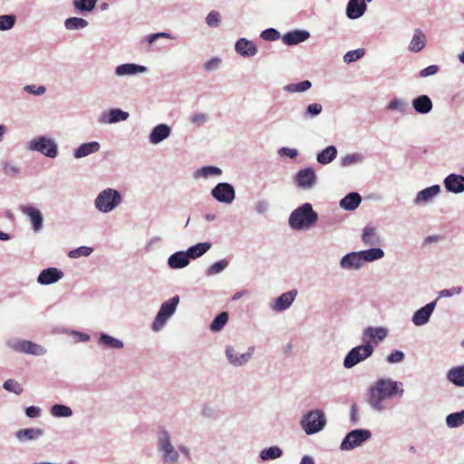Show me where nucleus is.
Wrapping results in <instances>:
<instances>
[{
	"instance_id": "obj_6",
	"label": "nucleus",
	"mask_w": 464,
	"mask_h": 464,
	"mask_svg": "<svg viewBox=\"0 0 464 464\" xmlns=\"http://www.w3.org/2000/svg\"><path fill=\"white\" fill-rule=\"evenodd\" d=\"M179 304V296L174 295L169 300L163 302L158 311L154 321L151 324V329L154 332H160L166 325L167 322L175 314Z\"/></svg>"
},
{
	"instance_id": "obj_28",
	"label": "nucleus",
	"mask_w": 464,
	"mask_h": 464,
	"mask_svg": "<svg viewBox=\"0 0 464 464\" xmlns=\"http://www.w3.org/2000/svg\"><path fill=\"white\" fill-rule=\"evenodd\" d=\"M427 44L426 35L420 29H415L413 35L410 41L408 49L412 53H419L424 49Z\"/></svg>"
},
{
	"instance_id": "obj_37",
	"label": "nucleus",
	"mask_w": 464,
	"mask_h": 464,
	"mask_svg": "<svg viewBox=\"0 0 464 464\" xmlns=\"http://www.w3.org/2000/svg\"><path fill=\"white\" fill-rule=\"evenodd\" d=\"M337 156V150L335 146L331 145L326 147L316 156V160L320 164L326 165L331 163Z\"/></svg>"
},
{
	"instance_id": "obj_1",
	"label": "nucleus",
	"mask_w": 464,
	"mask_h": 464,
	"mask_svg": "<svg viewBox=\"0 0 464 464\" xmlns=\"http://www.w3.org/2000/svg\"><path fill=\"white\" fill-rule=\"evenodd\" d=\"M404 394L403 383L391 378H379L370 385L367 392V404L376 413L387 410L386 401Z\"/></svg>"
},
{
	"instance_id": "obj_16",
	"label": "nucleus",
	"mask_w": 464,
	"mask_h": 464,
	"mask_svg": "<svg viewBox=\"0 0 464 464\" xmlns=\"http://www.w3.org/2000/svg\"><path fill=\"white\" fill-rule=\"evenodd\" d=\"M296 290H291L283 293L273 303L269 304V307L273 312L280 313L289 308L295 299Z\"/></svg>"
},
{
	"instance_id": "obj_24",
	"label": "nucleus",
	"mask_w": 464,
	"mask_h": 464,
	"mask_svg": "<svg viewBox=\"0 0 464 464\" xmlns=\"http://www.w3.org/2000/svg\"><path fill=\"white\" fill-rule=\"evenodd\" d=\"M440 185H432L424 189L419 191L413 200L416 206L427 204L431 201V199L437 197L440 193Z\"/></svg>"
},
{
	"instance_id": "obj_55",
	"label": "nucleus",
	"mask_w": 464,
	"mask_h": 464,
	"mask_svg": "<svg viewBox=\"0 0 464 464\" xmlns=\"http://www.w3.org/2000/svg\"><path fill=\"white\" fill-rule=\"evenodd\" d=\"M221 16L218 11L212 10L206 16V24L209 27H218L220 24Z\"/></svg>"
},
{
	"instance_id": "obj_49",
	"label": "nucleus",
	"mask_w": 464,
	"mask_h": 464,
	"mask_svg": "<svg viewBox=\"0 0 464 464\" xmlns=\"http://www.w3.org/2000/svg\"><path fill=\"white\" fill-rule=\"evenodd\" d=\"M16 22L14 14H2L0 15V31H8L12 29Z\"/></svg>"
},
{
	"instance_id": "obj_45",
	"label": "nucleus",
	"mask_w": 464,
	"mask_h": 464,
	"mask_svg": "<svg viewBox=\"0 0 464 464\" xmlns=\"http://www.w3.org/2000/svg\"><path fill=\"white\" fill-rule=\"evenodd\" d=\"M1 167L3 172L9 177L14 178L21 173V167L13 161L2 160Z\"/></svg>"
},
{
	"instance_id": "obj_8",
	"label": "nucleus",
	"mask_w": 464,
	"mask_h": 464,
	"mask_svg": "<svg viewBox=\"0 0 464 464\" xmlns=\"http://www.w3.org/2000/svg\"><path fill=\"white\" fill-rule=\"evenodd\" d=\"M373 346L370 342L352 348L343 359V365L345 369H352L362 362L370 358L373 353Z\"/></svg>"
},
{
	"instance_id": "obj_15",
	"label": "nucleus",
	"mask_w": 464,
	"mask_h": 464,
	"mask_svg": "<svg viewBox=\"0 0 464 464\" xmlns=\"http://www.w3.org/2000/svg\"><path fill=\"white\" fill-rule=\"evenodd\" d=\"M20 210L24 215L29 218L33 230L35 233L43 229L44 217L38 208L31 205H24L21 206Z\"/></svg>"
},
{
	"instance_id": "obj_59",
	"label": "nucleus",
	"mask_w": 464,
	"mask_h": 464,
	"mask_svg": "<svg viewBox=\"0 0 464 464\" xmlns=\"http://www.w3.org/2000/svg\"><path fill=\"white\" fill-rule=\"evenodd\" d=\"M462 292L461 286H454L451 288H447L440 291L439 297L440 298H449L456 295H459Z\"/></svg>"
},
{
	"instance_id": "obj_18",
	"label": "nucleus",
	"mask_w": 464,
	"mask_h": 464,
	"mask_svg": "<svg viewBox=\"0 0 464 464\" xmlns=\"http://www.w3.org/2000/svg\"><path fill=\"white\" fill-rule=\"evenodd\" d=\"M443 185L447 191L460 194L464 192V176L451 173L444 179Z\"/></svg>"
},
{
	"instance_id": "obj_10",
	"label": "nucleus",
	"mask_w": 464,
	"mask_h": 464,
	"mask_svg": "<svg viewBox=\"0 0 464 464\" xmlns=\"http://www.w3.org/2000/svg\"><path fill=\"white\" fill-rule=\"evenodd\" d=\"M6 344L12 350L25 354L41 356L47 353V350L44 346L27 340H8Z\"/></svg>"
},
{
	"instance_id": "obj_14",
	"label": "nucleus",
	"mask_w": 464,
	"mask_h": 464,
	"mask_svg": "<svg viewBox=\"0 0 464 464\" xmlns=\"http://www.w3.org/2000/svg\"><path fill=\"white\" fill-rule=\"evenodd\" d=\"M437 300L432 301L418 309L411 317V322L415 326H423L430 322V319L436 308Z\"/></svg>"
},
{
	"instance_id": "obj_63",
	"label": "nucleus",
	"mask_w": 464,
	"mask_h": 464,
	"mask_svg": "<svg viewBox=\"0 0 464 464\" xmlns=\"http://www.w3.org/2000/svg\"><path fill=\"white\" fill-rule=\"evenodd\" d=\"M438 72H439V66L432 64V65H430V66L422 69L420 72V76L421 78H427V77L433 76V75L437 74Z\"/></svg>"
},
{
	"instance_id": "obj_2",
	"label": "nucleus",
	"mask_w": 464,
	"mask_h": 464,
	"mask_svg": "<svg viewBox=\"0 0 464 464\" xmlns=\"http://www.w3.org/2000/svg\"><path fill=\"white\" fill-rule=\"evenodd\" d=\"M319 219L316 211L311 203H304L295 208L289 215L288 226L295 231L309 230L314 227Z\"/></svg>"
},
{
	"instance_id": "obj_41",
	"label": "nucleus",
	"mask_w": 464,
	"mask_h": 464,
	"mask_svg": "<svg viewBox=\"0 0 464 464\" xmlns=\"http://www.w3.org/2000/svg\"><path fill=\"white\" fill-rule=\"evenodd\" d=\"M283 450L278 446H271L260 451L259 457L263 461L273 460L281 458Z\"/></svg>"
},
{
	"instance_id": "obj_23",
	"label": "nucleus",
	"mask_w": 464,
	"mask_h": 464,
	"mask_svg": "<svg viewBox=\"0 0 464 464\" xmlns=\"http://www.w3.org/2000/svg\"><path fill=\"white\" fill-rule=\"evenodd\" d=\"M170 133L171 128L165 123H160L152 128L149 135V140L151 144H160L168 139L170 136Z\"/></svg>"
},
{
	"instance_id": "obj_4",
	"label": "nucleus",
	"mask_w": 464,
	"mask_h": 464,
	"mask_svg": "<svg viewBox=\"0 0 464 464\" xmlns=\"http://www.w3.org/2000/svg\"><path fill=\"white\" fill-rule=\"evenodd\" d=\"M122 202L121 194L115 188H107L102 190L94 199V207L101 213H110Z\"/></svg>"
},
{
	"instance_id": "obj_29",
	"label": "nucleus",
	"mask_w": 464,
	"mask_h": 464,
	"mask_svg": "<svg viewBox=\"0 0 464 464\" xmlns=\"http://www.w3.org/2000/svg\"><path fill=\"white\" fill-rule=\"evenodd\" d=\"M100 149L101 145L98 141L82 143L76 150H74L73 156L75 159L84 158L99 151Z\"/></svg>"
},
{
	"instance_id": "obj_58",
	"label": "nucleus",
	"mask_w": 464,
	"mask_h": 464,
	"mask_svg": "<svg viewBox=\"0 0 464 464\" xmlns=\"http://www.w3.org/2000/svg\"><path fill=\"white\" fill-rule=\"evenodd\" d=\"M24 92H26L29 94L35 95V96H41L45 93L46 88L43 85L36 86L34 84L25 85L24 87Z\"/></svg>"
},
{
	"instance_id": "obj_64",
	"label": "nucleus",
	"mask_w": 464,
	"mask_h": 464,
	"mask_svg": "<svg viewBox=\"0 0 464 464\" xmlns=\"http://www.w3.org/2000/svg\"><path fill=\"white\" fill-rule=\"evenodd\" d=\"M350 420H351L352 423L354 425L358 424V422L360 420L358 406L355 403L351 405Z\"/></svg>"
},
{
	"instance_id": "obj_3",
	"label": "nucleus",
	"mask_w": 464,
	"mask_h": 464,
	"mask_svg": "<svg viewBox=\"0 0 464 464\" xmlns=\"http://www.w3.org/2000/svg\"><path fill=\"white\" fill-rule=\"evenodd\" d=\"M157 450L161 454L162 464H178L179 451L173 446L170 433L164 426H160L158 430Z\"/></svg>"
},
{
	"instance_id": "obj_53",
	"label": "nucleus",
	"mask_w": 464,
	"mask_h": 464,
	"mask_svg": "<svg viewBox=\"0 0 464 464\" xmlns=\"http://www.w3.org/2000/svg\"><path fill=\"white\" fill-rule=\"evenodd\" d=\"M3 388L5 391L14 392L17 395H20L23 392L22 386L16 381L13 380V379L6 380L3 384Z\"/></svg>"
},
{
	"instance_id": "obj_44",
	"label": "nucleus",
	"mask_w": 464,
	"mask_h": 464,
	"mask_svg": "<svg viewBox=\"0 0 464 464\" xmlns=\"http://www.w3.org/2000/svg\"><path fill=\"white\" fill-rule=\"evenodd\" d=\"M228 321V314L227 312L219 313L209 325V329L213 333L221 331Z\"/></svg>"
},
{
	"instance_id": "obj_39",
	"label": "nucleus",
	"mask_w": 464,
	"mask_h": 464,
	"mask_svg": "<svg viewBox=\"0 0 464 464\" xmlns=\"http://www.w3.org/2000/svg\"><path fill=\"white\" fill-rule=\"evenodd\" d=\"M363 264L366 262H374L380 260L384 256V251L379 247H371L369 249L361 250Z\"/></svg>"
},
{
	"instance_id": "obj_35",
	"label": "nucleus",
	"mask_w": 464,
	"mask_h": 464,
	"mask_svg": "<svg viewBox=\"0 0 464 464\" xmlns=\"http://www.w3.org/2000/svg\"><path fill=\"white\" fill-rule=\"evenodd\" d=\"M44 435V430L43 429H34V428H29V429H23L19 430L15 433V437L18 440H34L41 436Z\"/></svg>"
},
{
	"instance_id": "obj_54",
	"label": "nucleus",
	"mask_w": 464,
	"mask_h": 464,
	"mask_svg": "<svg viewBox=\"0 0 464 464\" xmlns=\"http://www.w3.org/2000/svg\"><path fill=\"white\" fill-rule=\"evenodd\" d=\"M364 54V49H356L353 51L347 52L343 55V62L346 63H351L353 62L358 61L360 58H362Z\"/></svg>"
},
{
	"instance_id": "obj_51",
	"label": "nucleus",
	"mask_w": 464,
	"mask_h": 464,
	"mask_svg": "<svg viewBox=\"0 0 464 464\" xmlns=\"http://www.w3.org/2000/svg\"><path fill=\"white\" fill-rule=\"evenodd\" d=\"M98 0H74L73 5L82 12H90L93 10Z\"/></svg>"
},
{
	"instance_id": "obj_36",
	"label": "nucleus",
	"mask_w": 464,
	"mask_h": 464,
	"mask_svg": "<svg viewBox=\"0 0 464 464\" xmlns=\"http://www.w3.org/2000/svg\"><path fill=\"white\" fill-rule=\"evenodd\" d=\"M388 334V330L384 327L369 326L363 331V338H370L374 341L382 342Z\"/></svg>"
},
{
	"instance_id": "obj_30",
	"label": "nucleus",
	"mask_w": 464,
	"mask_h": 464,
	"mask_svg": "<svg viewBox=\"0 0 464 464\" xmlns=\"http://www.w3.org/2000/svg\"><path fill=\"white\" fill-rule=\"evenodd\" d=\"M361 202L362 198L360 194L357 192H351L341 199L340 207L344 210L353 211L357 208Z\"/></svg>"
},
{
	"instance_id": "obj_43",
	"label": "nucleus",
	"mask_w": 464,
	"mask_h": 464,
	"mask_svg": "<svg viewBox=\"0 0 464 464\" xmlns=\"http://www.w3.org/2000/svg\"><path fill=\"white\" fill-rule=\"evenodd\" d=\"M88 24V21L81 17H69L64 21L65 28L70 31L84 29Z\"/></svg>"
},
{
	"instance_id": "obj_12",
	"label": "nucleus",
	"mask_w": 464,
	"mask_h": 464,
	"mask_svg": "<svg viewBox=\"0 0 464 464\" xmlns=\"http://www.w3.org/2000/svg\"><path fill=\"white\" fill-rule=\"evenodd\" d=\"M255 351L254 346L248 347L247 351L243 353H237L234 347L227 345L225 349L226 357L228 362L234 367H240L246 364L252 358Z\"/></svg>"
},
{
	"instance_id": "obj_38",
	"label": "nucleus",
	"mask_w": 464,
	"mask_h": 464,
	"mask_svg": "<svg viewBox=\"0 0 464 464\" xmlns=\"http://www.w3.org/2000/svg\"><path fill=\"white\" fill-rule=\"evenodd\" d=\"M222 174V169L218 167H216V166H204L198 169H197L194 174H193V177L195 179H208L209 177H213V176H221Z\"/></svg>"
},
{
	"instance_id": "obj_57",
	"label": "nucleus",
	"mask_w": 464,
	"mask_h": 464,
	"mask_svg": "<svg viewBox=\"0 0 464 464\" xmlns=\"http://www.w3.org/2000/svg\"><path fill=\"white\" fill-rule=\"evenodd\" d=\"M404 358L405 354L403 352L400 350H394L386 357V361L387 362L393 364L401 362L404 360Z\"/></svg>"
},
{
	"instance_id": "obj_56",
	"label": "nucleus",
	"mask_w": 464,
	"mask_h": 464,
	"mask_svg": "<svg viewBox=\"0 0 464 464\" xmlns=\"http://www.w3.org/2000/svg\"><path fill=\"white\" fill-rule=\"evenodd\" d=\"M260 37L265 41H276L280 38V33L274 28H268L260 34Z\"/></svg>"
},
{
	"instance_id": "obj_47",
	"label": "nucleus",
	"mask_w": 464,
	"mask_h": 464,
	"mask_svg": "<svg viewBox=\"0 0 464 464\" xmlns=\"http://www.w3.org/2000/svg\"><path fill=\"white\" fill-rule=\"evenodd\" d=\"M409 108V102L404 99H394L387 105L389 111L398 113H405Z\"/></svg>"
},
{
	"instance_id": "obj_48",
	"label": "nucleus",
	"mask_w": 464,
	"mask_h": 464,
	"mask_svg": "<svg viewBox=\"0 0 464 464\" xmlns=\"http://www.w3.org/2000/svg\"><path fill=\"white\" fill-rule=\"evenodd\" d=\"M312 87V83L308 80H304L295 83H290L284 87L287 92H304Z\"/></svg>"
},
{
	"instance_id": "obj_21",
	"label": "nucleus",
	"mask_w": 464,
	"mask_h": 464,
	"mask_svg": "<svg viewBox=\"0 0 464 464\" xmlns=\"http://www.w3.org/2000/svg\"><path fill=\"white\" fill-rule=\"evenodd\" d=\"M149 69L144 65L136 63H122L115 68V75L118 77L133 76L139 73H146Z\"/></svg>"
},
{
	"instance_id": "obj_34",
	"label": "nucleus",
	"mask_w": 464,
	"mask_h": 464,
	"mask_svg": "<svg viewBox=\"0 0 464 464\" xmlns=\"http://www.w3.org/2000/svg\"><path fill=\"white\" fill-rule=\"evenodd\" d=\"M212 246L210 242H201L189 246L186 252L189 259H196L206 254Z\"/></svg>"
},
{
	"instance_id": "obj_62",
	"label": "nucleus",
	"mask_w": 464,
	"mask_h": 464,
	"mask_svg": "<svg viewBox=\"0 0 464 464\" xmlns=\"http://www.w3.org/2000/svg\"><path fill=\"white\" fill-rule=\"evenodd\" d=\"M221 63V60L218 57L211 58L203 64V68L208 72L217 71Z\"/></svg>"
},
{
	"instance_id": "obj_25",
	"label": "nucleus",
	"mask_w": 464,
	"mask_h": 464,
	"mask_svg": "<svg viewBox=\"0 0 464 464\" xmlns=\"http://www.w3.org/2000/svg\"><path fill=\"white\" fill-rule=\"evenodd\" d=\"M310 37V33L306 30L296 29L285 34L282 41L286 45H295L306 41Z\"/></svg>"
},
{
	"instance_id": "obj_17",
	"label": "nucleus",
	"mask_w": 464,
	"mask_h": 464,
	"mask_svg": "<svg viewBox=\"0 0 464 464\" xmlns=\"http://www.w3.org/2000/svg\"><path fill=\"white\" fill-rule=\"evenodd\" d=\"M63 277V272L56 267H48L40 272L37 283L42 285L54 284Z\"/></svg>"
},
{
	"instance_id": "obj_32",
	"label": "nucleus",
	"mask_w": 464,
	"mask_h": 464,
	"mask_svg": "<svg viewBox=\"0 0 464 464\" xmlns=\"http://www.w3.org/2000/svg\"><path fill=\"white\" fill-rule=\"evenodd\" d=\"M414 110L420 114H426L432 108V102L427 95H420L412 101Z\"/></svg>"
},
{
	"instance_id": "obj_50",
	"label": "nucleus",
	"mask_w": 464,
	"mask_h": 464,
	"mask_svg": "<svg viewBox=\"0 0 464 464\" xmlns=\"http://www.w3.org/2000/svg\"><path fill=\"white\" fill-rule=\"evenodd\" d=\"M93 252V248L91 246H82L75 249L69 251L68 256L70 258H79L81 256H89Z\"/></svg>"
},
{
	"instance_id": "obj_46",
	"label": "nucleus",
	"mask_w": 464,
	"mask_h": 464,
	"mask_svg": "<svg viewBox=\"0 0 464 464\" xmlns=\"http://www.w3.org/2000/svg\"><path fill=\"white\" fill-rule=\"evenodd\" d=\"M229 266V261L227 259L218 260L212 265H210L207 270L206 275L208 276H213L218 274H221L226 268Z\"/></svg>"
},
{
	"instance_id": "obj_42",
	"label": "nucleus",
	"mask_w": 464,
	"mask_h": 464,
	"mask_svg": "<svg viewBox=\"0 0 464 464\" xmlns=\"http://www.w3.org/2000/svg\"><path fill=\"white\" fill-rule=\"evenodd\" d=\"M50 413L55 418H70L72 416V410L64 404H53L50 408Z\"/></svg>"
},
{
	"instance_id": "obj_31",
	"label": "nucleus",
	"mask_w": 464,
	"mask_h": 464,
	"mask_svg": "<svg viewBox=\"0 0 464 464\" xmlns=\"http://www.w3.org/2000/svg\"><path fill=\"white\" fill-rule=\"evenodd\" d=\"M98 344L102 345L105 348L116 349V350L122 349L124 346V343L121 340L117 339V338H115L108 334H105V333L100 334V336L98 339Z\"/></svg>"
},
{
	"instance_id": "obj_7",
	"label": "nucleus",
	"mask_w": 464,
	"mask_h": 464,
	"mask_svg": "<svg viewBox=\"0 0 464 464\" xmlns=\"http://www.w3.org/2000/svg\"><path fill=\"white\" fill-rule=\"evenodd\" d=\"M26 150L39 152L47 158L54 159L58 155V145L54 139L47 136H37L31 140Z\"/></svg>"
},
{
	"instance_id": "obj_26",
	"label": "nucleus",
	"mask_w": 464,
	"mask_h": 464,
	"mask_svg": "<svg viewBox=\"0 0 464 464\" xmlns=\"http://www.w3.org/2000/svg\"><path fill=\"white\" fill-rule=\"evenodd\" d=\"M190 259L186 251H178L168 258V265L172 269H182L189 265Z\"/></svg>"
},
{
	"instance_id": "obj_52",
	"label": "nucleus",
	"mask_w": 464,
	"mask_h": 464,
	"mask_svg": "<svg viewBox=\"0 0 464 464\" xmlns=\"http://www.w3.org/2000/svg\"><path fill=\"white\" fill-rule=\"evenodd\" d=\"M363 161V156L358 153L348 154L342 158L341 164L343 167L351 166L353 164L362 163Z\"/></svg>"
},
{
	"instance_id": "obj_20",
	"label": "nucleus",
	"mask_w": 464,
	"mask_h": 464,
	"mask_svg": "<svg viewBox=\"0 0 464 464\" xmlns=\"http://www.w3.org/2000/svg\"><path fill=\"white\" fill-rule=\"evenodd\" d=\"M367 10L365 0H349L346 5L345 14L351 20L362 17Z\"/></svg>"
},
{
	"instance_id": "obj_27",
	"label": "nucleus",
	"mask_w": 464,
	"mask_h": 464,
	"mask_svg": "<svg viewBox=\"0 0 464 464\" xmlns=\"http://www.w3.org/2000/svg\"><path fill=\"white\" fill-rule=\"evenodd\" d=\"M362 240L365 246H376L381 244L382 238L378 229L372 226H366L362 229Z\"/></svg>"
},
{
	"instance_id": "obj_11",
	"label": "nucleus",
	"mask_w": 464,
	"mask_h": 464,
	"mask_svg": "<svg viewBox=\"0 0 464 464\" xmlns=\"http://www.w3.org/2000/svg\"><path fill=\"white\" fill-rule=\"evenodd\" d=\"M211 196L219 203L229 205L236 198V191L230 183L220 182L212 188Z\"/></svg>"
},
{
	"instance_id": "obj_5",
	"label": "nucleus",
	"mask_w": 464,
	"mask_h": 464,
	"mask_svg": "<svg viewBox=\"0 0 464 464\" xmlns=\"http://www.w3.org/2000/svg\"><path fill=\"white\" fill-rule=\"evenodd\" d=\"M326 423L324 412L318 409L309 411L300 420V426L306 435H314L320 432L324 429Z\"/></svg>"
},
{
	"instance_id": "obj_13",
	"label": "nucleus",
	"mask_w": 464,
	"mask_h": 464,
	"mask_svg": "<svg viewBox=\"0 0 464 464\" xmlns=\"http://www.w3.org/2000/svg\"><path fill=\"white\" fill-rule=\"evenodd\" d=\"M316 179L315 171L311 167L300 169L295 177L296 185L304 190L312 189L316 184Z\"/></svg>"
},
{
	"instance_id": "obj_19",
	"label": "nucleus",
	"mask_w": 464,
	"mask_h": 464,
	"mask_svg": "<svg viewBox=\"0 0 464 464\" xmlns=\"http://www.w3.org/2000/svg\"><path fill=\"white\" fill-rule=\"evenodd\" d=\"M360 251L344 255L340 260V266L344 270H359L363 266Z\"/></svg>"
},
{
	"instance_id": "obj_9",
	"label": "nucleus",
	"mask_w": 464,
	"mask_h": 464,
	"mask_svg": "<svg viewBox=\"0 0 464 464\" xmlns=\"http://www.w3.org/2000/svg\"><path fill=\"white\" fill-rule=\"evenodd\" d=\"M372 437V432L366 429H357L349 431L343 441L341 442L340 449L342 450H352L360 447L363 442Z\"/></svg>"
},
{
	"instance_id": "obj_33",
	"label": "nucleus",
	"mask_w": 464,
	"mask_h": 464,
	"mask_svg": "<svg viewBox=\"0 0 464 464\" xmlns=\"http://www.w3.org/2000/svg\"><path fill=\"white\" fill-rule=\"evenodd\" d=\"M447 379L456 386H464V364L453 367L447 372Z\"/></svg>"
},
{
	"instance_id": "obj_40",
	"label": "nucleus",
	"mask_w": 464,
	"mask_h": 464,
	"mask_svg": "<svg viewBox=\"0 0 464 464\" xmlns=\"http://www.w3.org/2000/svg\"><path fill=\"white\" fill-rule=\"evenodd\" d=\"M445 422L448 428L455 429L464 424V410L446 416Z\"/></svg>"
},
{
	"instance_id": "obj_61",
	"label": "nucleus",
	"mask_w": 464,
	"mask_h": 464,
	"mask_svg": "<svg viewBox=\"0 0 464 464\" xmlns=\"http://www.w3.org/2000/svg\"><path fill=\"white\" fill-rule=\"evenodd\" d=\"M270 208V204L266 199H260L256 202L255 204V211L258 215H264L266 214Z\"/></svg>"
},
{
	"instance_id": "obj_22",
	"label": "nucleus",
	"mask_w": 464,
	"mask_h": 464,
	"mask_svg": "<svg viewBox=\"0 0 464 464\" xmlns=\"http://www.w3.org/2000/svg\"><path fill=\"white\" fill-rule=\"evenodd\" d=\"M235 51L243 57L255 56L258 52L256 44L244 37L236 42Z\"/></svg>"
},
{
	"instance_id": "obj_60",
	"label": "nucleus",
	"mask_w": 464,
	"mask_h": 464,
	"mask_svg": "<svg viewBox=\"0 0 464 464\" xmlns=\"http://www.w3.org/2000/svg\"><path fill=\"white\" fill-rule=\"evenodd\" d=\"M160 38H167V39H174V36L171 35L169 33H165V32H160V33H156V34H149L147 37H146V41L149 44H154L157 40L160 39Z\"/></svg>"
}]
</instances>
